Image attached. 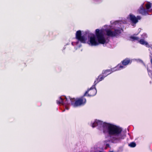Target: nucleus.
<instances>
[{
    "instance_id": "obj_6",
    "label": "nucleus",
    "mask_w": 152,
    "mask_h": 152,
    "mask_svg": "<svg viewBox=\"0 0 152 152\" xmlns=\"http://www.w3.org/2000/svg\"><path fill=\"white\" fill-rule=\"evenodd\" d=\"M130 60L129 58H127L122 61V64H119L114 67L112 70L113 71H116L122 69L126 67V66L130 63Z\"/></svg>"
},
{
    "instance_id": "obj_2",
    "label": "nucleus",
    "mask_w": 152,
    "mask_h": 152,
    "mask_svg": "<svg viewBox=\"0 0 152 152\" xmlns=\"http://www.w3.org/2000/svg\"><path fill=\"white\" fill-rule=\"evenodd\" d=\"M91 125L93 128L96 127L98 129L103 132L113 143L120 142L126 137V134L121 128L110 123L95 120L91 122Z\"/></svg>"
},
{
    "instance_id": "obj_14",
    "label": "nucleus",
    "mask_w": 152,
    "mask_h": 152,
    "mask_svg": "<svg viewBox=\"0 0 152 152\" xmlns=\"http://www.w3.org/2000/svg\"><path fill=\"white\" fill-rule=\"evenodd\" d=\"M135 60L137 62L142 63L144 66H145L144 64L143 63L142 61L140 59H136Z\"/></svg>"
},
{
    "instance_id": "obj_15",
    "label": "nucleus",
    "mask_w": 152,
    "mask_h": 152,
    "mask_svg": "<svg viewBox=\"0 0 152 152\" xmlns=\"http://www.w3.org/2000/svg\"><path fill=\"white\" fill-rule=\"evenodd\" d=\"M106 146H107V147L109 146V144H107L106 145Z\"/></svg>"
},
{
    "instance_id": "obj_7",
    "label": "nucleus",
    "mask_w": 152,
    "mask_h": 152,
    "mask_svg": "<svg viewBox=\"0 0 152 152\" xmlns=\"http://www.w3.org/2000/svg\"><path fill=\"white\" fill-rule=\"evenodd\" d=\"M141 18L140 16H137L136 17L135 15L131 13L127 17V19L130 20L132 26H134L138 22V20H140Z\"/></svg>"
},
{
    "instance_id": "obj_3",
    "label": "nucleus",
    "mask_w": 152,
    "mask_h": 152,
    "mask_svg": "<svg viewBox=\"0 0 152 152\" xmlns=\"http://www.w3.org/2000/svg\"><path fill=\"white\" fill-rule=\"evenodd\" d=\"M86 102L85 98H81L78 99H71L70 97L66 98L65 96H61L58 100V104L64 105L65 108L68 110L69 108L67 105L70 103L74 107H77L84 105Z\"/></svg>"
},
{
    "instance_id": "obj_10",
    "label": "nucleus",
    "mask_w": 152,
    "mask_h": 152,
    "mask_svg": "<svg viewBox=\"0 0 152 152\" xmlns=\"http://www.w3.org/2000/svg\"><path fill=\"white\" fill-rule=\"evenodd\" d=\"M106 76H107V75H105L102 74L100 75L96 80H95L94 84L96 85L99 82L103 80Z\"/></svg>"
},
{
    "instance_id": "obj_8",
    "label": "nucleus",
    "mask_w": 152,
    "mask_h": 152,
    "mask_svg": "<svg viewBox=\"0 0 152 152\" xmlns=\"http://www.w3.org/2000/svg\"><path fill=\"white\" fill-rule=\"evenodd\" d=\"M96 85L94 84L90 89L86 92L84 96H87V94H88V96H92L95 95L97 92L95 88Z\"/></svg>"
},
{
    "instance_id": "obj_13",
    "label": "nucleus",
    "mask_w": 152,
    "mask_h": 152,
    "mask_svg": "<svg viewBox=\"0 0 152 152\" xmlns=\"http://www.w3.org/2000/svg\"><path fill=\"white\" fill-rule=\"evenodd\" d=\"M136 145V144L134 142H131L129 144V146L131 147H134Z\"/></svg>"
},
{
    "instance_id": "obj_4",
    "label": "nucleus",
    "mask_w": 152,
    "mask_h": 152,
    "mask_svg": "<svg viewBox=\"0 0 152 152\" xmlns=\"http://www.w3.org/2000/svg\"><path fill=\"white\" fill-rule=\"evenodd\" d=\"M151 6H152V3L149 2H148L146 4L145 3L142 4L138 10L137 12L144 15H150L149 12L151 11Z\"/></svg>"
},
{
    "instance_id": "obj_5",
    "label": "nucleus",
    "mask_w": 152,
    "mask_h": 152,
    "mask_svg": "<svg viewBox=\"0 0 152 152\" xmlns=\"http://www.w3.org/2000/svg\"><path fill=\"white\" fill-rule=\"evenodd\" d=\"M147 37V34L146 33H144L141 35V39H139V38L138 37L136 36H132L131 37V38L133 40L138 41L140 44L144 45L147 47L149 48L150 47V45L144 39H145Z\"/></svg>"
},
{
    "instance_id": "obj_1",
    "label": "nucleus",
    "mask_w": 152,
    "mask_h": 152,
    "mask_svg": "<svg viewBox=\"0 0 152 152\" xmlns=\"http://www.w3.org/2000/svg\"><path fill=\"white\" fill-rule=\"evenodd\" d=\"M111 26L105 25L100 29L95 30V34L86 31L81 35V31H77L76 34V38L72 44L75 46L77 49L81 46V43H87L90 46H95L99 44L106 45L109 42L107 36L117 37L120 34L124 27V25L127 23L125 20L110 22Z\"/></svg>"
},
{
    "instance_id": "obj_12",
    "label": "nucleus",
    "mask_w": 152,
    "mask_h": 152,
    "mask_svg": "<svg viewBox=\"0 0 152 152\" xmlns=\"http://www.w3.org/2000/svg\"><path fill=\"white\" fill-rule=\"evenodd\" d=\"M103 0H92L93 3L95 4H98L102 2Z\"/></svg>"
},
{
    "instance_id": "obj_11",
    "label": "nucleus",
    "mask_w": 152,
    "mask_h": 152,
    "mask_svg": "<svg viewBox=\"0 0 152 152\" xmlns=\"http://www.w3.org/2000/svg\"><path fill=\"white\" fill-rule=\"evenodd\" d=\"M114 68L111 69H107L106 70H103L102 72V74L104 75H107V76L108 75L110 74L111 73L115 72V71H113L112 69H114Z\"/></svg>"
},
{
    "instance_id": "obj_16",
    "label": "nucleus",
    "mask_w": 152,
    "mask_h": 152,
    "mask_svg": "<svg viewBox=\"0 0 152 152\" xmlns=\"http://www.w3.org/2000/svg\"><path fill=\"white\" fill-rule=\"evenodd\" d=\"M151 49L152 50V48H151Z\"/></svg>"
},
{
    "instance_id": "obj_9",
    "label": "nucleus",
    "mask_w": 152,
    "mask_h": 152,
    "mask_svg": "<svg viewBox=\"0 0 152 152\" xmlns=\"http://www.w3.org/2000/svg\"><path fill=\"white\" fill-rule=\"evenodd\" d=\"M152 64H148L147 65V70L149 76L152 78V58L151 59Z\"/></svg>"
}]
</instances>
